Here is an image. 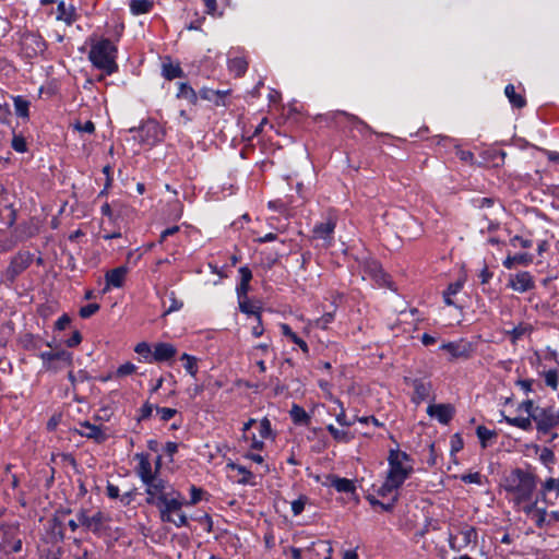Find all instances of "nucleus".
Masks as SVG:
<instances>
[{"mask_svg":"<svg viewBox=\"0 0 559 559\" xmlns=\"http://www.w3.org/2000/svg\"><path fill=\"white\" fill-rule=\"evenodd\" d=\"M503 488L507 492V498L515 506L521 507L524 503H530L533 500V495L536 488V481L533 474L515 468L506 476Z\"/></svg>","mask_w":559,"mask_h":559,"instance_id":"f257e3e1","label":"nucleus"},{"mask_svg":"<svg viewBox=\"0 0 559 559\" xmlns=\"http://www.w3.org/2000/svg\"><path fill=\"white\" fill-rule=\"evenodd\" d=\"M159 512L160 521L171 523L176 527H185L188 525V516L182 512L186 506V499L180 491L171 488L169 495L160 496L159 501L154 504Z\"/></svg>","mask_w":559,"mask_h":559,"instance_id":"f03ea898","label":"nucleus"},{"mask_svg":"<svg viewBox=\"0 0 559 559\" xmlns=\"http://www.w3.org/2000/svg\"><path fill=\"white\" fill-rule=\"evenodd\" d=\"M118 48L108 38L91 40L88 60L98 70L106 75H111L118 71L117 63Z\"/></svg>","mask_w":559,"mask_h":559,"instance_id":"7ed1b4c3","label":"nucleus"},{"mask_svg":"<svg viewBox=\"0 0 559 559\" xmlns=\"http://www.w3.org/2000/svg\"><path fill=\"white\" fill-rule=\"evenodd\" d=\"M386 460L389 466L386 477L402 486L414 472L413 459L400 449H391Z\"/></svg>","mask_w":559,"mask_h":559,"instance_id":"20e7f679","label":"nucleus"},{"mask_svg":"<svg viewBox=\"0 0 559 559\" xmlns=\"http://www.w3.org/2000/svg\"><path fill=\"white\" fill-rule=\"evenodd\" d=\"M478 542V532L476 527L469 524H461L456 532H449L448 544L451 550L460 552L464 549H474Z\"/></svg>","mask_w":559,"mask_h":559,"instance_id":"39448f33","label":"nucleus"},{"mask_svg":"<svg viewBox=\"0 0 559 559\" xmlns=\"http://www.w3.org/2000/svg\"><path fill=\"white\" fill-rule=\"evenodd\" d=\"M79 523L86 530L92 532L97 537L110 536V518L102 511L88 515L85 509H81L76 514Z\"/></svg>","mask_w":559,"mask_h":559,"instance_id":"423d86ee","label":"nucleus"},{"mask_svg":"<svg viewBox=\"0 0 559 559\" xmlns=\"http://www.w3.org/2000/svg\"><path fill=\"white\" fill-rule=\"evenodd\" d=\"M130 131H135L139 143L147 147L162 143L166 135L165 129L155 119H147L139 128Z\"/></svg>","mask_w":559,"mask_h":559,"instance_id":"0eeeda50","label":"nucleus"},{"mask_svg":"<svg viewBox=\"0 0 559 559\" xmlns=\"http://www.w3.org/2000/svg\"><path fill=\"white\" fill-rule=\"evenodd\" d=\"M359 271L362 280H370L379 287H388L395 290L389 275L383 271L381 264L376 259H361L359 261Z\"/></svg>","mask_w":559,"mask_h":559,"instance_id":"6e6552de","label":"nucleus"},{"mask_svg":"<svg viewBox=\"0 0 559 559\" xmlns=\"http://www.w3.org/2000/svg\"><path fill=\"white\" fill-rule=\"evenodd\" d=\"M23 542L20 536V527L17 524H5L0 527V554L10 556L21 552Z\"/></svg>","mask_w":559,"mask_h":559,"instance_id":"1a4fd4ad","label":"nucleus"},{"mask_svg":"<svg viewBox=\"0 0 559 559\" xmlns=\"http://www.w3.org/2000/svg\"><path fill=\"white\" fill-rule=\"evenodd\" d=\"M533 421L536 424L538 433L549 435L554 428L559 426V409L555 407H537L533 415Z\"/></svg>","mask_w":559,"mask_h":559,"instance_id":"9d476101","label":"nucleus"},{"mask_svg":"<svg viewBox=\"0 0 559 559\" xmlns=\"http://www.w3.org/2000/svg\"><path fill=\"white\" fill-rule=\"evenodd\" d=\"M145 486L146 503L154 506L159 501L160 496L169 495V490L174 488L168 484L167 480L162 478L159 475H154L147 480L142 483Z\"/></svg>","mask_w":559,"mask_h":559,"instance_id":"9b49d317","label":"nucleus"},{"mask_svg":"<svg viewBox=\"0 0 559 559\" xmlns=\"http://www.w3.org/2000/svg\"><path fill=\"white\" fill-rule=\"evenodd\" d=\"M405 382L414 389L411 401L419 405L428 399H435L432 383L427 378H405Z\"/></svg>","mask_w":559,"mask_h":559,"instance_id":"f8f14e48","label":"nucleus"},{"mask_svg":"<svg viewBox=\"0 0 559 559\" xmlns=\"http://www.w3.org/2000/svg\"><path fill=\"white\" fill-rule=\"evenodd\" d=\"M21 48L24 56L32 59L43 53L46 50L47 45L39 34L28 32L22 35Z\"/></svg>","mask_w":559,"mask_h":559,"instance_id":"ddd939ff","label":"nucleus"},{"mask_svg":"<svg viewBox=\"0 0 559 559\" xmlns=\"http://www.w3.org/2000/svg\"><path fill=\"white\" fill-rule=\"evenodd\" d=\"M34 254L29 251H21L15 254L5 270V277L13 283L33 262Z\"/></svg>","mask_w":559,"mask_h":559,"instance_id":"4468645a","label":"nucleus"},{"mask_svg":"<svg viewBox=\"0 0 559 559\" xmlns=\"http://www.w3.org/2000/svg\"><path fill=\"white\" fill-rule=\"evenodd\" d=\"M336 227V217L334 215H329L326 221L317 223L313 226L312 234L313 238L320 239L324 241L326 247L332 246L333 235Z\"/></svg>","mask_w":559,"mask_h":559,"instance_id":"2eb2a0df","label":"nucleus"},{"mask_svg":"<svg viewBox=\"0 0 559 559\" xmlns=\"http://www.w3.org/2000/svg\"><path fill=\"white\" fill-rule=\"evenodd\" d=\"M440 349L449 353L451 359H467L472 356L473 345L468 341L461 338L459 341L443 343Z\"/></svg>","mask_w":559,"mask_h":559,"instance_id":"dca6fc26","label":"nucleus"},{"mask_svg":"<svg viewBox=\"0 0 559 559\" xmlns=\"http://www.w3.org/2000/svg\"><path fill=\"white\" fill-rule=\"evenodd\" d=\"M129 267L127 265H120L105 273V287L103 293H108L112 288H121L124 285Z\"/></svg>","mask_w":559,"mask_h":559,"instance_id":"f3484780","label":"nucleus"},{"mask_svg":"<svg viewBox=\"0 0 559 559\" xmlns=\"http://www.w3.org/2000/svg\"><path fill=\"white\" fill-rule=\"evenodd\" d=\"M427 414L430 417L436 418L440 424L448 425L455 414V408L453 405L445 403L429 404L427 407Z\"/></svg>","mask_w":559,"mask_h":559,"instance_id":"a211bd4d","label":"nucleus"},{"mask_svg":"<svg viewBox=\"0 0 559 559\" xmlns=\"http://www.w3.org/2000/svg\"><path fill=\"white\" fill-rule=\"evenodd\" d=\"M134 460L138 462V465L135 466L134 471L142 483L144 480H147L152 476L156 475V472L154 471L153 465L150 461L148 453H135Z\"/></svg>","mask_w":559,"mask_h":559,"instance_id":"6ab92c4d","label":"nucleus"},{"mask_svg":"<svg viewBox=\"0 0 559 559\" xmlns=\"http://www.w3.org/2000/svg\"><path fill=\"white\" fill-rule=\"evenodd\" d=\"M78 433L87 439L94 440L97 443H103L107 440V435L100 426L91 424L90 421L80 423Z\"/></svg>","mask_w":559,"mask_h":559,"instance_id":"aec40b11","label":"nucleus"},{"mask_svg":"<svg viewBox=\"0 0 559 559\" xmlns=\"http://www.w3.org/2000/svg\"><path fill=\"white\" fill-rule=\"evenodd\" d=\"M509 286L519 293H525L535 287L534 278L530 272L516 273L509 282Z\"/></svg>","mask_w":559,"mask_h":559,"instance_id":"412c9836","label":"nucleus"},{"mask_svg":"<svg viewBox=\"0 0 559 559\" xmlns=\"http://www.w3.org/2000/svg\"><path fill=\"white\" fill-rule=\"evenodd\" d=\"M177 348L171 343L159 342L154 344V362H167L174 359Z\"/></svg>","mask_w":559,"mask_h":559,"instance_id":"4be33fe9","label":"nucleus"},{"mask_svg":"<svg viewBox=\"0 0 559 559\" xmlns=\"http://www.w3.org/2000/svg\"><path fill=\"white\" fill-rule=\"evenodd\" d=\"M162 75L165 80L171 81L185 76L179 62H174L170 57H165L162 63Z\"/></svg>","mask_w":559,"mask_h":559,"instance_id":"5701e85b","label":"nucleus"},{"mask_svg":"<svg viewBox=\"0 0 559 559\" xmlns=\"http://www.w3.org/2000/svg\"><path fill=\"white\" fill-rule=\"evenodd\" d=\"M38 356L43 361V367L52 360L62 361L66 366H72L73 361L72 353L63 349L58 352H41Z\"/></svg>","mask_w":559,"mask_h":559,"instance_id":"b1692460","label":"nucleus"},{"mask_svg":"<svg viewBox=\"0 0 559 559\" xmlns=\"http://www.w3.org/2000/svg\"><path fill=\"white\" fill-rule=\"evenodd\" d=\"M328 480V485L333 487L337 492L355 493L356 491L355 483L352 479L342 478L336 475H329Z\"/></svg>","mask_w":559,"mask_h":559,"instance_id":"393cba45","label":"nucleus"},{"mask_svg":"<svg viewBox=\"0 0 559 559\" xmlns=\"http://www.w3.org/2000/svg\"><path fill=\"white\" fill-rule=\"evenodd\" d=\"M533 326L530 323L521 322L511 330H507L504 334L509 337L510 342L515 345L524 336H528L533 332Z\"/></svg>","mask_w":559,"mask_h":559,"instance_id":"a878e982","label":"nucleus"},{"mask_svg":"<svg viewBox=\"0 0 559 559\" xmlns=\"http://www.w3.org/2000/svg\"><path fill=\"white\" fill-rule=\"evenodd\" d=\"M228 91H219V90H213L209 87H203L199 92V96L202 99L210 100L214 103L216 106H225V97L227 95Z\"/></svg>","mask_w":559,"mask_h":559,"instance_id":"bb28decb","label":"nucleus"},{"mask_svg":"<svg viewBox=\"0 0 559 559\" xmlns=\"http://www.w3.org/2000/svg\"><path fill=\"white\" fill-rule=\"evenodd\" d=\"M57 20L71 25L76 20L75 8L73 5H66V2L62 0L59 1L57 5Z\"/></svg>","mask_w":559,"mask_h":559,"instance_id":"cd10ccee","label":"nucleus"},{"mask_svg":"<svg viewBox=\"0 0 559 559\" xmlns=\"http://www.w3.org/2000/svg\"><path fill=\"white\" fill-rule=\"evenodd\" d=\"M227 468L231 471H237L239 475H241V478L237 480L240 485H254V475L252 472H250L247 467L237 464L235 462H228L226 465Z\"/></svg>","mask_w":559,"mask_h":559,"instance_id":"c85d7f7f","label":"nucleus"},{"mask_svg":"<svg viewBox=\"0 0 559 559\" xmlns=\"http://www.w3.org/2000/svg\"><path fill=\"white\" fill-rule=\"evenodd\" d=\"M289 416L295 425L308 426L311 421L310 415L304 409V407L293 404Z\"/></svg>","mask_w":559,"mask_h":559,"instance_id":"c756f323","label":"nucleus"},{"mask_svg":"<svg viewBox=\"0 0 559 559\" xmlns=\"http://www.w3.org/2000/svg\"><path fill=\"white\" fill-rule=\"evenodd\" d=\"M177 97L186 99L191 105H197L199 94L188 83L180 82L178 84Z\"/></svg>","mask_w":559,"mask_h":559,"instance_id":"7c9ffc66","label":"nucleus"},{"mask_svg":"<svg viewBox=\"0 0 559 559\" xmlns=\"http://www.w3.org/2000/svg\"><path fill=\"white\" fill-rule=\"evenodd\" d=\"M281 332L284 336L289 338L294 344H296L305 354L309 353V346L308 344L299 337L288 324L282 323L281 324Z\"/></svg>","mask_w":559,"mask_h":559,"instance_id":"2f4dec72","label":"nucleus"},{"mask_svg":"<svg viewBox=\"0 0 559 559\" xmlns=\"http://www.w3.org/2000/svg\"><path fill=\"white\" fill-rule=\"evenodd\" d=\"M15 115L22 119L29 118V106L31 103L25 97L21 95L12 96Z\"/></svg>","mask_w":559,"mask_h":559,"instance_id":"473e14b6","label":"nucleus"},{"mask_svg":"<svg viewBox=\"0 0 559 559\" xmlns=\"http://www.w3.org/2000/svg\"><path fill=\"white\" fill-rule=\"evenodd\" d=\"M501 415H502V419L500 421L503 420L508 425L518 427L524 431H530L533 429V425H532L533 419L531 417H509V416H506L503 413Z\"/></svg>","mask_w":559,"mask_h":559,"instance_id":"72a5a7b5","label":"nucleus"},{"mask_svg":"<svg viewBox=\"0 0 559 559\" xmlns=\"http://www.w3.org/2000/svg\"><path fill=\"white\" fill-rule=\"evenodd\" d=\"M533 261V258L528 253H516L514 255H508L502 264L506 269L510 270L516 264L527 265Z\"/></svg>","mask_w":559,"mask_h":559,"instance_id":"f704fd0d","label":"nucleus"},{"mask_svg":"<svg viewBox=\"0 0 559 559\" xmlns=\"http://www.w3.org/2000/svg\"><path fill=\"white\" fill-rule=\"evenodd\" d=\"M134 352L140 356V360L146 364H154V345L151 346L147 342H140L135 345Z\"/></svg>","mask_w":559,"mask_h":559,"instance_id":"c9c22d12","label":"nucleus"},{"mask_svg":"<svg viewBox=\"0 0 559 559\" xmlns=\"http://www.w3.org/2000/svg\"><path fill=\"white\" fill-rule=\"evenodd\" d=\"M326 430L332 436V438L338 443H349L354 439V436L349 431L338 429L332 424H329L326 426Z\"/></svg>","mask_w":559,"mask_h":559,"instance_id":"e433bc0d","label":"nucleus"},{"mask_svg":"<svg viewBox=\"0 0 559 559\" xmlns=\"http://www.w3.org/2000/svg\"><path fill=\"white\" fill-rule=\"evenodd\" d=\"M129 7L133 15H141L152 10L153 2L150 0H130Z\"/></svg>","mask_w":559,"mask_h":559,"instance_id":"4c0bfd02","label":"nucleus"},{"mask_svg":"<svg viewBox=\"0 0 559 559\" xmlns=\"http://www.w3.org/2000/svg\"><path fill=\"white\" fill-rule=\"evenodd\" d=\"M504 94L513 107L523 108L526 105L525 98L522 95L516 94L512 84H508L506 86Z\"/></svg>","mask_w":559,"mask_h":559,"instance_id":"58836bf2","label":"nucleus"},{"mask_svg":"<svg viewBox=\"0 0 559 559\" xmlns=\"http://www.w3.org/2000/svg\"><path fill=\"white\" fill-rule=\"evenodd\" d=\"M228 69L230 72L235 73L237 76H241L246 73L248 69V62L242 57H235L229 59Z\"/></svg>","mask_w":559,"mask_h":559,"instance_id":"ea45409f","label":"nucleus"},{"mask_svg":"<svg viewBox=\"0 0 559 559\" xmlns=\"http://www.w3.org/2000/svg\"><path fill=\"white\" fill-rule=\"evenodd\" d=\"M401 487L400 484L395 481H391L389 477H385L384 481L381 484V486L376 489V492L380 497H386L392 493H396L397 489Z\"/></svg>","mask_w":559,"mask_h":559,"instance_id":"a19ab883","label":"nucleus"},{"mask_svg":"<svg viewBox=\"0 0 559 559\" xmlns=\"http://www.w3.org/2000/svg\"><path fill=\"white\" fill-rule=\"evenodd\" d=\"M463 288V283L457 281L451 283L448 288L443 292V300L447 306H454L452 296H455Z\"/></svg>","mask_w":559,"mask_h":559,"instance_id":"79ce46f5","label":"nucleus"},{"mask_svg":"<svg viewBox=\"0 0 559 559\" xmlns=\"http://www.w3.org/2000/svg\"><path fill=\"white\" fill-rule=\"evenodd\" d=\"M180 359L185 361L183 367L186 371L190 376L195 377L198 373V359L194 356L189 355L187 353L182 354Z\"/></svg>","mask_w":559,"mask_h":559,"instance_id":"37998d69","label":"nucleus"},{"mask_svg":"<svg viewBox=\"0 0 559 559\" xmlns=\"http://www.w3.org/2000/svg\"><path fill=\"white\" fill-rule=\"evenodd\" d=\"M337 114L345 116L348 119L352 127L357 129L360 133H366V132L370 131L369 126L366 122H364L362 120H360L358 117H356L354 115H349L345 111H338Z\"/></svg>","mask_w":559,"mask_h":559,"instance_id":"c03bdc74","label":"nucleus"},{"mask_svg":"<svg viewBox=\"0 0 559 559\" xmlns=\"http://www.w3.org/2000/svg\"><path fill=\"white\" fill-rule=\"evenodd\" d=\"M334 403H336L337 406L340 407V413L335 416L336 423L342 427H350L356 421L355 418L353 420L347 418L345 408L341 400L334 399Z\"/></svg>","mask_w":559,"mask_h":559,"instance_id":"a18cd8bd","label":"nucleus"},{"mask_svg":"<svg viewBox=\"0 0 559 559\" xmlns=\"http://www.w3.org/2000/svg\"><path fill=\"white\" fill-rule=\"evenodd\" d=\"M238 304H239V310L242 313H246L249 316H254V317H258V314H261L260 308L252 305L248 298L238 300Z\"/></svg>","mask_w":559,"mask_h":559,"instance_id":"49530a36","label":"nucleus"},{"mask_svg":"<svg viewBox=\"0 0 559 559\" xmlns=\"http://www.w3.org/2000/svg\"><path fill=\"white\" fill-rule=\"evenodd\" d=\"M476 435L483 448H486L487 442L496 436L495 431L486 428L485 426H478L476 428Z\"/></svg>","mask_w":559,"mask_h":559,"instance_id":"de8ad7c7","label":"nucleus"},{"mask_svg":"<svg viewBox=\"0 0 559 559\" xmlns=\"http://www.w3.org/2000/svg\"><path fill=\"white\" fill-rule=\"evenodd\" d=\"M12 148L17 153H25L27 152V143L25 138L22 134H13L12 141H11Z\"/></svg>","mask_w":559,"mask_h":559,"instance_id":"09e8293b","label":"nucleus"},{"mask_svg":"<svg viewBox=\"0 0 559 559\" xmlns=\"http://www.w3.org/2000/svg\"><path fill=\"white\" fill-rule=\"evenodd\" d=\"M544 380L547 386L551 388L552 390H557L558 388V370L557 369H549L544 373Z\"/></svg>","mask_w":559,"mask_h":559,"instance_id":"8fccbe9b","label":"nucleus"},{"mask_svg":"<svg viewBox=\"0 0 559 559\" xmlns=\"http://www.w3.org/2000/svg\"><path fill=\"white\" fill-rule=\"evenodd\" d=\"M539 461L547 467H549L550 465L555 464L556 462V456H555V453L551 449L549 448H544L542 451H540V454H539Z\"/></svg>","mask_w":559,"mask_h":559,"instance_id":"3c124183","label":"nucleus"},{"mask_svg":"<svg viewBox=\"0 0 559 559\" xmlns=\"http://www.w3.org/2000/svg\"><path fill=\"white\" fill-rule=\"evenodd\" d=\"M308 502V497L305 495L299 496L292 502V512L294 515H299L305 510V506Z\"/></svg>","mask_w":559,"mask_h":559,"instance_id":"603ef678","label":"nucleus"},{"mask_svg":"<svg viewBox=\"0 0 559 559\" xmlns=\"http://www.w3.org/2000/svg\"><path fill=\"white\" fill-rule=\"evenodd\" d=\"M204 491L203 489L192 485L190 487V500H186V506H194L201 501Z\"/></svg>","mask_w":559,"mask_h":559,"instance_id":"864d4df0","label":"nucleus"},{"mask_svg":"<svg viewBox=\"0 0 559 559\" xmlns=\"http://www.w3.org/2000/svg\"><path fill=\"white\" fill-rule=\"evenodd\" d=\"M259 435L261 439H269L272 437L271 421L264 417L259 425Z\"/></svg>","mask_w":559,"mask_h":559,"instance_id":"5fc2aeb1","label":"nucleus"},{"mask_svg":"<svg viewBox=\"0 0 559 559\" xmlns=\"http://www.w3.org/2000/svg\"><path fill=\"white\" fill-rule=\"evenodd\" d=\"M155 409L160 420L164 423L170 420L177 414V409L170 407L156 406Z\"/></svg>","mask_w":559,"mask_h":559,"instance_id":"6e6d98bb","label":"nucleus"},{"mask_svg":"<svg viewBox=\"0 0 559 559\" xmlns=\"http://www.w3.org/2000/svg\"><path fill=\"white\" fill-rule=\"evenodd\" d=\"M99 305L98 304H87L85 306H83L81 309H80V317L83 318V319H87L90 317H92L93 314H95L98 310H99Z\"/></svg>","mask_w":559,"mask_h":559,"instance_id":"4d7b16f0","label":"nucleus"},{"mask_svg":"<svg viewBox=\"0 0 559 559\" xmlns=\"http://www.w3.org/2000/svg\"><path fill=\"white\" fill-rule=\"evenodd\" d=\"M88 379L87 373L83 370H80L78 373L73 371H69L68 380L71 382L73 390H75V385L78 382H84Z\"/></svg>","mask_w":559,"mask_h":559,"instance_id":"13d9d810","label":"nucleus"},{"mask_svg":"<svg viewBox=\"0 0 559 559\" xmlns=\"http://www.w3.org/2000/svg\"><path fill=\"white\" fill-rule=\"evenodd\" d=\"M135 370H136V366L130 361H127L118 367L117 376L126 377V376L134 373Z\"/></svg>","mask_w":559,"mask_h":559,"instance_id":"bf43d9fd","label":"nucleus"},{"mask_svg":"<svg viewBox=\"0 0 559 559\" xmlns=\"http://www.w3.org/2000/svg\"><path fill=\"white\" fill-rule=\"evenodd\" d=\"M168 297L170 300V305L167 308V310L164 312V316H167L175 311H179L183 307V302L181 300L177 299V297L175 296L174 293H171L170 296H168Z\"/></svg>","mask_w":559,"mask_h":559,"instance_id":"052dcab7","label":"nucleus"},{"mask_svg":"<svg viewBox=\"0 0 559 559\" xmlns=\"http://www.w3.org/2000/svg\"><path fill=\"white\" fill-rule=\"evenodd\" d=\"M543 490L545 492H551V491H555V492H559V477L558 478H548L545 480V483L543 484Z\"/></svg>","mask_w":559,"mask_h":559,"instance_id":"680f3d73","label":"nucleus"},{"mask_svg":"<svg viewBox=\"0 0 559 559\" xmlns=\"http://www.w3.org/2000/svg\"><path fill=\"white\" fill-rule=\"evenodd\" d=\"M334 320V313L326 312L322 317L316 320V326L320 329H326Z\"/></svg>","mask_w":559,"mask_h":559,"instance_id":"e2e57ef3","label":"nucleus"},{"mask_svg":"<svg viewBox=\"0 0 559 559\" xmlns=\"http://www.w3.org/2000/svg\"><path fill=\"white\" fill-rule=\"evenodd\" d=\"M461 480L465 484L481 485V475L478 472L464 474L461 476Z\"/></svg>","mask_w":559,"mask_h":559,"instance_id":"0e129e2a","label":"nucleus"},{"mask_svg":"<svg viewBox=\"0 0 559 559\" xmlns=\"http://www.w3.org/2000/svg\"><path fill=\"white\" fill-rule=\"evenodd\" d=\"M155 406L150 402H145L140 408L139 420H145L152 416Z\"/></svg>","mask_w":559,"mask_h":559,"instance_id":"69168bd1","label":"nucleus"},{"mask_svg":"<svg viewBox=\"0 0 559 559\" xmlns=\"http://www.w3.org/2000/svg\"><path fill=\"white\" fill-rule=\"evenodd\" d=\"M537 407L538 406H534V402L532 400H525L519 406V408L521 411H524L525 413H527L528 414L527 417H531L532 419H533V415L535 414V411Z\"/></svg>","mask_w":559,"mask_h":559,"instance_id":"338daca9","label":"nucleus"},{"mask_svg":"<svg viewBox=\"0 0 559 559\" xmlns=\"http://www.w3.org/2000/svg\"><path fill=\"white\" fill-rule=\"evenodd\" d=\"M70 323L71 318L67 313H64L56 321L55 329L58 331H63L69 326Z\"/></svg>","mask_w":559,"mask_h":559,"instance_id":"774afa93","label":"nucleus"}]
</instances>
